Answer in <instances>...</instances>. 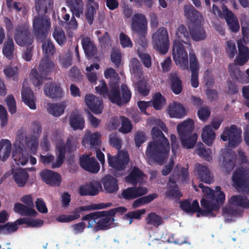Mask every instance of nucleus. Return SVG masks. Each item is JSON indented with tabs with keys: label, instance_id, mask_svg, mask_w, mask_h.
Returning a JSON list of instances; mask_svg holds the SVG:
<instances>
[{
	"label": "nucleus",
	"instance_id": "f257e3e1",
	"mask_svg": "<svg viewBox=\"0 0 249 249\" xmlns=\"http://www.w3.org/2000/svg\"><path fill=\"white\" fill-rule=\"evenodd\" d=\"M151 136L153 140L147 146L145 155L149 161L162 164L169 155V142L157 127L152 128Z\"/></svg>",
	"mask_w": 249,
	"mask_h": 249
},
{
	"label": "nucleus",
	"instance_id": "aec40b11",
	"mask_svg": "<svg viewBox=\"0 0 249 249\" xmlns=\"http://www.w3.org/2000/svg\"><path fill=\"white\" fill-rule=\"evenodd\" d=\"M79 162L81 167L89 172L97 173L100 170V165L94 157L83 155L80 157Z\"/></svg>",
	"mask_w": 249,
	"mask_h": 249
},
{
	"label": "nucleus",
	"instance_id": "cd10ccee",
	"mask_svg": "<svg viewBox=\"0 0 249 249\" xmlns=\"http://www.w3.org/2000/svg\"><path fill=\"white\" fill-rule=\"evenodd\" d=\"M236 161V154L231 150L227 151L223 154V166L227 172L229 173L233 169Z\"/></svg>",
	"mask_w": 249,
	"mask_h": 249
},
{
	"label": "nucleus",
	"instance_id": "20e7f679",
	"mask_svg": "<svg viewBox=\"0 0 249 249\" xmlns=\"http://www.w3.org/2000/svg\"><path fill=\"white\" fill-rule=\"evenodd\" d=\"M102 211H97L91 213L82 217V221H88V228H91L96 223L94 227L95 231H105L116 226L114 218L107 214V213L98 214Z\"/></svg>",
	"mask_w": 249,
	"mask_h": 249
},
{
	"label": "nucleus",
	"instance_id": "0eeeda50",
	"mask_svg": "<svg viewBox=\"0 0 249 249\" xmlns=\"http://www.w3.org/2000/svg\"><path fill=\"white\" fill-rule=\"evenodd\" d=\"M153 48L159 53L164 55L168 52L170 46V39L167 29L161 27L152 35Z\"/></svg>",
	"mask_w": 249,
	"mask_h": 249
},
{
	"label": "nucleus",
	"instance_id": "c9c22d12",
	"mask_svg": "<svg viewBox=\"0 0 249 249\" xmlns=\"http://www.w3.org/2000/svg\"><path fill=\"white\" fill-rule=\"evenodd\" d=\"M196 169L197 175L201 181L208 184L213 182V177L211 175L210 170L206 166L198 164Z\"/></svg>",
	"mask_w": 249,
	"mask_h": 249
},
{
	"label": "nucleus",
	"instance_id": "6ab92c4d",
	"mask_svg": "<svg viewBox=\"0 0 249 249\" xmlns=\"http://www.w3.org/2000/svg\"><path fill=\"white\" fill-rule=\"evenodd\" d=\"M40 175L43 181L47 184L52 186H59L60 185L62 178L57 172L45 169L40 173Z\"/></svg>",
	"mask_w": 249,
	"mask_h": 249
},
{
	"label": "nucleus",
	"instance_id": "2f4dec72",
	"mask_svg": "<svg viewBox=\"0 0 249 249\" xmlns=\"http://www.w3.org/2000/svg\"><path fill=\"white\" fill-rule=\"evenodd\" d=\"M170 87L176 95L179 94L182 91V81L177 72H171L169 75Z\"/></svg>",
	"mask_w": 249,
	"mask_h": 249
},
{
	"label": "nucleus",
	"instance_id": "473e14b6",
	"mask_svg": "<svg viewBox=\"0 0 249 249\" xmlns=\"http://www.w3.org/2000/svg\"><path fill=\"white\" fill-rule=\"evenodd\" d=\"M144 173L137 167H134L128 174L125 177V181L133 185H136L138 183H141L143 180Z\"/></svg>",
	"mask_w": 249,
	"mask_h": 249
},
{
	"label": "nucleus",
	"instance_id": "e433bc0d",
	"mask_svg": "<svg viewBox=\"0 0 249 249\" xmlns=\"http://www.w3.org/2000/svg\"><path fill=\"white\" fill-rule=\"evenodd\" d=\"M15 45L12 37L7 36L2 49L3 55L8 59L12 60L14 57Z\"/></svg>",
	"mask_w": 249,
	"mask_h": 249
},
{
	"label": "nucleus",
	"instance_id": "c85d7f7f",
	"mask_svg": "<svg viewBox=\"0 0 249 249\" xmlns=\"http://www.w3.org/2000/svg\"><path fill=\"white\" fill-rule=\"evenodd\" d=\"M189 29L190 34L194 40L200 41L206 38L205 32L200 23L195 24H190Z\"/></svg>",
	"mask_w": 249,
	"mask_h": 249
},
{
	"label": "nucleus",
	"instance_id": "9d476101",
	"mask_svg": "<svg viewBox=\"0 0 249 249\" xmlns=\"http://www.w3.org/2000/svg\"><path fill=\"white\" fill-rule=\"evenodd\" d=\"M16 42L20 46H30L34 39L29 30V25L21 23L16 27L14 34Z\"/></svg>",
	"mask_w": 249,
	"mask_h": 249
},
{
	"label": "nucleus",
	"instance_id": "a211bd4d",
	"mask_svg": "<svg viewBox=\"0 0 249 249\" xmlns=\"http://www.w3.org/2000/svg\"><path fill=\"white\" fill-rule=\"evenodd\" d=\"M101 189L102 186L100 182L92 181L80 186L78 193L81 196H95L98 195Z\"/></svg>",
	"mask_w": 249,
	"mask_h": 249
},
{
	"label": "nucleus",
	"instance_id": "37998d69",
	"mask_svg": "<svg viewBox=\"0 0 249 249\" xmlns=\"http://www.w3.org/2000/svg\"><path fill=\"white\" fill-rule=\"evenodd\" d=\"M66 107V105L65 101L59 103L50 104L48 110L49 113L52 115L58 117L64 113Z\"/></svg>",
	"mask_w": 249,
	"mask_h": 249
},
{
	"label": "nucleus",
	"instance_id": "393cba45",
	"mask_svg": "<svg viewBox=\"0 0 249 249\" xmlns=\"http://www.w3.org/2000/svg\"><path fill=\"white\" fill-rule=\"evenodd\" d=\"M238 54L235 61L239 66L244 65L249 60V49L244 45L242 41L237 42Z\"/></svg>",
	"mask_w": 249,
	"mask_h": 249
},
{
	"label": "nucleus",
	"instance_id": "680f3d73",
	"mask_svg": "<svg viewBox=\"0 0 249 249\" xmlns=\"http://www.w3.org/2000/svg\"><path fill=\"white\" fill-rule=\"evenodd\" d=\"M120 198H123L125 200H132L136 198L133 187H128L123 190Z\"/></svg>",
	"mask_w": 249,
	"mask_h": 249
},
{
	"label": "nucleus",
	"instance_id": "69168bd1",
	"mask_svg": "<svg viewBox=\"0 0 249 249\" xmlns=\"http://www.w3.org/2000/svg\"><path fill=\"white\" fill-rule=\"evenodd\" d=\"M204 81L208 88H211L214 84V78L212 71L208 70L206 71L204 75Z\"/></svg>",
	"mask_w": 249,
	"mask_h": 249
},
{
	"label": "nucleus",
	"instance_id": "6e6d98bb",
	"mask_svg": "<svg viewBox=\"0 0 249 249\" xmlns=\"http://www.w3.org/2000/svg\"><path fill=\"white\" fill-rule=\"evenodd\" d=\"M213 199L216 202L223 204L225 200V195L224 193L221 191L220 186H216L215 190H213Z\"/></svg>",
	"mask_w": 249,
	"mask_h": 249
},
{
	"label": "nucleus",
	"instance_id": "c756f323",
	"mask_svg": "<svg viewBox=\"0 0 249 249\" xmlns=\"http://www.w3.org/2000/svg\"><path fill=\"white\" fill-rule=\"evenodd\" d=\"M102 182L107 193H113L117 192L119 189L118 180L109 175L105 176L102 178Z\"/></svg>",
	"mask_w": 249,
	"mask_h": 249
},
{
	"label": "nucleus",
	"instance_id": "f03ea898",
	"mask_svg": "<svg viewBox=\"0 0 249 249\" xmlns=\"http://www.w3.org/2000/svg\"><path fill=\"white\" fill-rule=\"evenodd\" d=\"M42 42V48L45 55L41 60L38 67V71L32 69L30 73V78L35 87H39L42 84L43 81L46 79V76L53 71L54 63L51 60L49 55H53L55 52L54 46L50 40Z\"/></svg>",
	"mask_w": 249,
	"mask_h": 249
},
{
	"label": "nucleus",
	"instance_id": "4468645a",
	"mask_svg": "<svg viewBox=\"0 0 249 249\" xmlns=\"http://www.w3.org/2000/svg\"><path fill=\"white\" fill-rule=\"evenodd\" d=\"M247 175L246 171L243 168L236 169L233 172L232 180L235 188L249 191V181L247 178Z\"/></svg>",
	"mask_w": 249,
	"mask_h": 249
},
{
	"label": "nucleus",
	"instance_id": "1a4fd4ad",
	"mask_svg": "<svg viewBox=\"0 0 249 249\" xmlns=\"http://www.w3.org/2000/svg\"><path fill=\"white\" fill-rule=\"evenodd\" d=\"M107 160L109 165L115 169L117 171L115 172L114 175L116 177H119L123 174L118 173L119 171H124L129 161V157L127 152L124 151H118L115 156L107 155Z\"/></svg>",
	"mask_w": 249,
	"mask_h": 249
},
{
	"label": "nucleus",
	"instance_id": "5fc2aeb1",
	"mask_svg": "<svg viewBox=\"0 0 249 249\" xmlns=\"http://www.w3.org/2000/svg\"><path fill=\"white\" fill-rule=\"evenodd\" d=\"M137 54L145 68H150L151 67V57L149 53L138 50Z\"/></svg>",
	"mask_w": 249,
	"mask_h": 249
},
{
	"label": "nucleus",
	"instance_id": "58836bf2",
	"mask_svg": "<svg viewBox=\"0 0 249 249\" xmlns=\"http://www.w3.org/2000/svg\"><path fill=\"white\" fill-rule=\"evenodd\" d=\"M70 124L73 130H82L85 126L84 119L81 115L72 113L70 117Z\"/></svg>",
	"mask_w": 249,
	"mask_h": 249
},
{
	"label": "nucleus",
	"instance_id": "412c9836",
	"mask_svg": "<svg viewBox=\"0 0 249 249\" xmlns=\"http://www.w3.org/2000/svg\"><path fill=\"white\" fill-rule=\"evenodd\" d=\"M222 10L229 29L233 33L237 32L239 30L240 26L237 17L225 5L223 6Z\"/></svg>",
	"mask_w": 249,
	"mask_h": 249
},
{
	"label": "nucleus",
	"instance_id": "bb28decb",
	"mask_svg": "<svg viewBox=\"0 0 249 249\" xmlns=\"http://www.w3.org/2000/svg\"><path fill=\"white\" fill-rule=\"evenodd\" d=\"M21 98L25 104L31 109H35L36 108V98L33 90L30 88L23 86Z\"/></svg>",
	"mask_w": 249,
	"mask_h": 249
},
{
	"label": "nucleus",
	"instance_id": "4d7b16f0",
	"mask_svg": "<svg viewBox=\"0 0 249 249\" xmlns=\"http://www.w3.org/2000/svg\"><path fill=\"white\" fill-rule=\"evenodd\" d=\"M226 52L230 58H233L237 53V50L235 42L232 40L226 42Z\"/></svg>",
	"mask_w": 249,
	"mask_h": 249
},
{
	"label": "nucleus",
	"instance_id": "4c0bfd02",
	"mask_svg": "<svg viewBox=\"0 0 249 249\" xmlns=\"http://www.w3.org/2000/svg\"><path fill=\"white\" fill-rule=\"evenodd\" d=\"M82 208L86 209L85 206L76 208L73 214H61L56 218V220L59 222L68 223L77 219L80 217V213L81 212L87 211L86 210H82Z\"/></svg>",
	"mask_w": 249,
	"mask_h": 249
},
{
	"label": "nucleus",
	"instance_id": "4be33fe9",
	"mask_svg": "<svg viewBox=\"0 0 249 249\" xmlns=\"http://www.w3.org/2000/svg\"><path fill=\"white\" fill-rule=\"evenodd\" d=\"M44 91L46 95L52 99H60L64 95L60 86L54 83L46 84Z\"/></svg>",
	"mask_w": 249,
	"mask_h": 249
},
{
	"label": "nucleus",
	"instance_id": "9b49d317",
	"mask_svg": "<svg viewBox=\"0 0 249 249\" xmlns=\"http://www.w3.org/2000/svg\"><path fill=\"white\" fill-rule=\"evenodd\" d=\"M20 200L27 206L20 203H16L14 205L15 212L22 215L36 216L37 213L33 208L34 202L32 196L31 195H25L21 198Z\"/></svg>",
	"mask_w": 249,
	"mask_h": 249
},
{
	"label": "nucleus",
	"instance_id": "b1692460",
	"mask_svg": "<svg viewBox=\"0 0 249 249\" xmlns=\"http://www.w3.org/2000/svg\"><path fill=\"white\" fill-rule=\"evenodd\" d=\"M81 44L85 55L88 59H92L97 54V48L89 37H85L82 38Z\"/></svg>",
	"mask_w": 249,
	"mask_h": 249
},
{
	"label": "nucleus",
	"instance_id": "c03bdc74",
	"mask_svg": "<svg viewBox=\"0 0 249 249\" xmlns=\"http://www.w3.org/2000/svg\"><path fill=\"white\" fill-rule=\"evenodd\" d=\"M179 205L181 209L187 213H196V208H198V202L195 200L191 204L188 199L180 201Z\"/></svg>",
	"mask_w": 249,
	"mask_h": 249
},
{
	"label": "nucleus",
	"instance_id": "a19ab883",
	"mask_svg": "<svg viewBox=\"0 0 249 249\" xmlns=\"http://www.w3.org/2000/svg\"><path fill=\"white\" fill-rule=\"evenodd\" d=\"M231 205L241 207L245 209H249V200L248 197L241 195H234L229 199Z\"/></svg>",
	"mask_w": 249,
	"mask_h": 249
},
{
	"label": "nucleus",
	"instance_id": "338daca9",
	"mask_svg": "<svg viewBox=\"0 0 249 249\" xmlns=\"http://www.w3.org/2000/svg\"><path fill=\"white\" fill-rule=\"evenodd\" d=\"M6 77L8 78H13L15 79V77L18 74V68L17 67H7L3 69V71Z\"/></svg>",
	"mask_w": 249,
	"mask_h": 249
},
{
	"label": "nucleus",
	"instance_id": "a878e982",
	"mask_svg": "<svg viewBox=\"0 0 249 249\" xmlns=\"http://www.w3.org/2000/svg\"><path fill=\"white\" fill-rule=\"evenodd\" d=\"M100 134L97 132L85 134L82 141V145L85 147H94L97 149L100 146L101 141Z\"/></svg>",
	"mask_w": 249,
	"mask_h": 249
},
{
	"label": "nucleus",
	"instance_id": "ea45409f",
	"mask_svg": "<svg viewBox=\"0 0 249 249\" xmlns=\"http://www.w3.org/2000/svg\"><path fill=\"white\" fill-rule=\"evenodd\" d=\"M12 145L7 139H2L0 141V160H6L11 152Z\"/></svg>",
	"mask_w": 249,
	"mask_h": 249
},
{
	"label": "nucleus",
	"instance_id": "ddd939ff",
	"mask_svg": "<svg viewBox=\"0 0 249 249\" xmlns=\"http://www.w3.org/2000/svg\"><path fill=\"white\" fill-rule=\"evenodd\" d=\"M14 147L12 157L16 164L18 165H25L28 161L29 155L24 144L19 141H16L14 143Z\"/></svg>",
	"mask_w": 249,
	"mask_h": 249
},
{
	"label": "nucleus",
	"instance_id": "3c124183",
	"mask_svg": "<svg viewBox=\"0 0 249 249\" xmlns=\"http://www.w3.org/2000/svg\"><path fill=\"white\" fill-rule=\"evenodd\" d=\"M150 102H151V106H152L156 110H160L165 104L166 99L160 93L158 92L155 94L152 100Z\"/></svg>",
	"mask_w": 249,
	"mask_h": 249
},
{
	"label": "nucleus",
	"instance_id": "13d9d810",
	"mask_svg": "<svg viewBox=\"0 0 249 249\" xmlns=\"http://www.w3.org/2000/svg\"><path fill=\"white\" fill-rule=\"evenodd\" d=\"M53 36L56 42L61 46L66 41L65 35L62 30H54Z\"/></svg>",
	"mask_w": 249,
	"mask_h": 249
},
{
	"label": "nucleus",
	"instance_id": "423d86ee",
	"mask_svg": "<svg viewBox=\"0 0 249 249\" xmlns=\"http://www.w3.org/2000/svg\"><path fill=\"white\" fill-rule=\"evenodd\" d=\"M120 92L119 85L117 82L109 84V89L107 97L109 101L118 106L128 103L131 97V92L128 87L122 84L121 86Z\"/></svg>",
	"mask_w": 249,
	"mask_h": 249
},
{
	"label": "nucleus",
	"instance_id": "0e129e2a",
	"mask_svg": "<svg viewBox=\"0 0 249 249\" xmlns=\"http://www.w3.org/2000/svg\"><path fill=\"white\" fill-rule=\"evenodd\" d=\"M6 103L8 106V110L11 114H14L17 111L16 103L14 96L9 95L5 99Z\"/></svg>",
	"mask_w": 249,
	"mask_h": 249
},
{
	"label": "nucleus",
	"instance_id": "de8ad7c7",
	"mask_svg": "<svg viewBox=\"0 0 249 249\" xmlns=\"http://www.w3.org/2000/svg\"><path fill=\"white\" fill-rule=\"evenodd\" d=\"M182 196V194L178 189V185L171 186L167 184V189L165 193V197L170 199H179Z\"/></svg>",
	"mask_w": 249,
	"mask_h": 249
},
{
	"label": "nucleus",
	"instance_id": "6e6552de",
	"mask_svg": "<svg viewBox=\"0 0 249 249\" xmlns=\"http://www.w3.org/2000/svg\"><path fill=\"white\" fill-rule=\"evenodd\" d=\"M33 26L36 39L39 41L45 40L51 26L50 19L45 16L36 17L33 20Z\"/></svg>",
	"mask_w": 249,
	"mask_h": 249
},
{
	"label": "nucleus",
	"instance_id": "f3484780",
	"mask_svg": "<svg viewBox=\"0 0 249 249\" xmlns=\"http://www.w3.org/2000/svg\"><path fill=\"white\" fill-rule=\"evenodd\" d=\"M85 102L89 109L95 114H100L103 109V101L99 98L91 94H87L85 98Z\"/></svg>",
	"mask_w": 249,
	"mask_h": 249
},
{
	"label": "nucleus",
	"instance_id": "774afa93",
	"mask_svg": "<svg viewBox=\"0 0 249 249\" xmlns=\"http://www.w3.org/2000/svg\"><path fill=\"white\" fill-rule=\"evenodd\" d=\"M109 142L113 147L119 151L122 147V140L118 138L116 134H112L109 136Z\"/></svg>",
	"mask_w": 249,
	"mask_h": 249
},
{
	"label": "nucleus",
	"instance_id": "a18cd8bd",
	"mask_svg": "<svg viewBox=\"0 0 249 249\" xmlns=\"http://www.w3.org/2000/svg\"><path fill=\"white\" fill-rule=\"evenodd\" d=\"M145 220L147 225L152 226L156 228H158L163 223L162 217L154 212L148 213Z\"/></svg>",
	"mask_w": 249,
	"mask_h": 249
},
{
	"label": "nucleus",
	"instance_id": "603ef678",
	"mask_svg": "<svg viewBox=\"0 0 249 249\" xmlns=\"http://www.w3.org/2000/svg\"><path fill=\"white\" fill-rule=\"evenodd\" d=\"M17 222L18 225L26 224L28 227H40L44 223V221L41 219H31L27 218H20L17 220Z\"/></svg>",
	"mask_w": 249,
	"mask_h": 249
},
{
	"label": "nucleus",
	"instance_id": "052dcab7",
	"mask_svg": "<svg viewBox=\"0 0 249 249\" xmlns=\"http://www.w3.org/2000/svg\"><path fill=\"white\" fill-rule=\"evenodd\" d=\"M95 89L96 92L99 95H102L105 98L107 97L109 90L104 80H102L100 84Z\"/></svg>",
	"mask_w": 249,
	"mask_h": 249
},
{
	"label": "nucleus",
	"instance_id": "864d4df0",
	"mask_svg": "<svg viewBox=\"0 0 249 249\" xmlns=\"http://www.w3.org/2000/svg\"><path fill=\"white\" fill-rule=\"evenodd\" d=\"M53 0H39L37 2H36V8L38 12H43L46 14L48 9L53 8Z\"/></svg>",
	"mask_w": 249,
	"mask_h": 249
},
{
	"label": "nucleus",
	"instance_id": "e2e57ef3",
	"mask_svg": "<svg viewBox=\"0 0 249 249\" xmlns=\"http://www.w3.org/2000/svg\"><path fill=\"white\" fill-rule=\"evenodd\" d=\"M229 72L231 78L238 80V76H240L241 71L238 67L235 64H230L229 65Z\"/></svg>",
	"mask_w": 249,
	"mask_h": 249
},
{
	"label": "nucleus",
	"instance_id": "5701e85b",
	"mask_svg": "<svg viewBox=\"0 0 249 249\" xmlns=\"http://www.w3.org/2000/svg\"><path fill=\"white\" fill-rule=\"evenodd\" d=\"M129 71L133 80H138L144 78L142 67L137 58H132L129 64Z\"/></svg>",
	"mask_w": 249,
	"mask_h": 249
},
{
	"label": "nucleus",
	"instance_id": "39448f33",
	"mask_svg": "<svg viewBox=\"0 0 249 249\" xmlns=\"http://www.w3.org/2000/svg\"><path fill=\"white\" fill-rule=\"evenodd\" d=\"M177 128L182 146L187 149L193 148L197 139L196 133L192 135L194 129V121L188 119L178 124Z\"/></svg>",
	"mask_w": 249,
	"mask_h": 249
},
{
	"label": "nucleus",
	"instance_id": "49530a36",
	"mask_svg": "<svg viewBox=\"0 0 249 249\" xmlns=\"http://www.w3.org/2000/svg\"><path fill=\"white\" fill-rule=\"evenodd\" d=\"M28 176V174L25 170L19 169L14 174V179L18 186L22 187L25 185Z\"/></svg>",
	"mask_w": 249,
	"mask_h": 249
},
{
	"label": "nucleus",
	"instance_id": "72a5a7b5",
	"mask_svg": "<svg viewBox=\"0 0 249 249\" xmlns=\"http://www.w3.org/2000/svg\"><path fill=\"white\" fill-rule=\"evenodd\" d=\"M66 2L72 14L77 18H80L84 10L82 0H66Z\"/></svg>",
	"mask_w": 249,
	"mask_h": 249
},
{
	"label": "nucleus",
	"instance_id": "7ed1b4c3",
	"mask_svg": "<svg viewBox=\"0 0 249 249\" xmlns=\"http://www.w3.org/2000/svg\"><path fill=\"white\" fill-rule=\"evenodd\" d=\"M176 36L178 39L173 42L172 54L173 58L177 65H179L182 70L188 68V54L182 43L191 47L190 33L184 25H179L176 31Z\"/></svg>",
	"mask_w": 249,
	"mask_h": 249
},
{
	"label": "nucleus",
	"instance_id": "09e8293b",
	"mask_svg": "<svg viewBox=\"0 0 249 249\" xmlns=\"http://www.w3.org/2000/svg\"><path fill=\"white\" fill-rule=\"evenodd\" d=\"M135 82V88L138 92L143 96H147L149 93L150 89L147 86V83L143 78L138 80H133Z\"/></svg>",
	"mask_w": 249,
	"mask_h": 249
},
{
	"label": "nucleus",
	"instance_id": "f704fd0d",
	"mask_svg": "<svg viewBox=\"0 0 249 249\" xmlns=\"http://www.w3.org/2000/svg\"><path fill=\"white\" fill-rule=\"evenodd\" d=\"M184 14L186 18L190 21L191 24L199 23L200 13L195 9L192 5H185L184 7Z\"/></svg>",
	"mask_w": 249,
	"mask_h": 249
},
{
	"label": "nucleus",
	"instance_id": "2eb2a0df",
	"mask_svg": "<svg viewBox=\"0 0 249 249\" xmlns=\"http://www.w3.org/2000/svg\"><path fill=\"white\" fill-rule=\"evenodd\" d=\"M221 121L219 120L213 121L212 122V125H207L203 128L201 137L203 142L208 146L212 145L215 137V133L212 127L217 130L220 126Z\"/></svg>",
	"mask_w": 249,
	"mask_h": 249
},
{
	"label": "nucleus",
	"instance_id": "f8f14e48",
	"mask_svg": "<svg viewBox=\"0 0 249 249\" xmlns=\"http://www.w3.org/2000/svg\"><path fill=\"white\" fill-rule=\"evenodd\" d=\"M223 141H229V145L231 148L237 146L241 141V130L238 129L235 125H231L226 128L221 136Z\"/></svg>",
	"mask_w": 249,
	"mask_h": 249
},
{
	"label": "nucleus",
	"instance_id": "8fccbe9b",
	"mask_svg": "<svg viewBox=\"0 0 249 249\" xmlns=\"http://www.w3.org/2000/svg\"><path fill=\"white\" fill-rule=\"evenodd\" d=\"M18 225L17 220L14 222H8L5 224H0V233L5 235L13 233L18 230Z\"/></svg>",
	"mask_w": 249,
	"mask_h": 249
},
{
	"label": "nucleus",
	"instance_id": "7c9ffc66",
	"mask_svg": "<svg viewBox=\"0 0 249 249\" xmlns=\"http://www.w3.org/2000/svg\"><path fill=\"white\" fill-rule=\"evenodd\" d=\"M168 112L171 118H181L186 114L183 105L175 102L169 106Z\"/></svg>",
	"mask_w": 249,
	"mask_h": 249
},
{
	"label": "nucleus",
	"instance_id": "bf43d9fd",
	"mask_svg": "<svg viewBox=\"0 0 249 249\" xmlns=\"http://www.w3.org/2000/svg\"><path fill=\"white\" fill-rule=\"evenodd\" d=\"M132 129V125L130 120L126 117H123L122 121V126L119 131L124 134L130 132Z\"/></svg>",
	"mask_w": 249,
	"mask_h": 249
},
{
	"label": "nucleus",
	"instance_id": "dca6fc26",
	"mask_svg": "<svg viewBox=\"0 0 249 249\" xmlns=\"http://www.w3.org/2000/svg\"><path fill=\"white\" fill-rule=\"evenodd\" d=\"M131 29L137 34L146 33L147 20L145 16L142 14H135L132 18Z\"/></svg>",
	"mask_w": 249,
	"mask_h": 249
},
{
	"label": "nucleus",
	"instance_id": "79ce46f5",
	"mask_svg": "<svg viewBox=\"0 0 249 249\" xmlns=\"http://www.w3.org/2000/svg\"><path fill=\"white\" fill-rule=\"evenodd\" d=\"M200 203L203 208L205 209L206 211H208L209 216L213 217L216 216V215L213 213V212H218L219 210L220 206L222 205L217 202L213 203L211 201L207 200L204 198L201 199Z\"/></svg>",
	"mask_w": 249,
	"mask_h": 249
}]
</instances>
